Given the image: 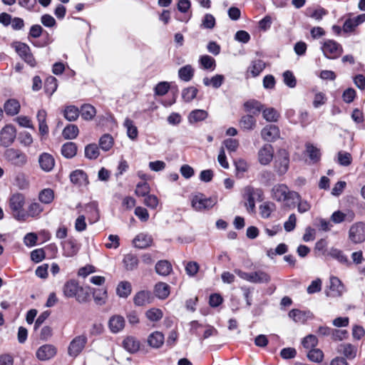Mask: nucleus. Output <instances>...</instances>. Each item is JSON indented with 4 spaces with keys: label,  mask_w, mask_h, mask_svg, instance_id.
Masks as SVG:
<instances>
[{
    "label": "nucleus",
    "mask_w": 365,
    "mask_h": 365,
    "mask_svg": "<svg viewBox=\"0 0 365 365\" xmlns=\"http://www.w3.org/2000/svg\"><path fill=\"white\" fill-rule=\"evenodd\" d=\"M61 151L62 155L66 158H72L77 153V145L73 142L66 143L62 145Z\"/></svg>",
    "instance_id": "c756f323"
},
{
    "label": "nucleus",
    "mask_w": 365,
    "mask_h": 365,
    "mask_svg": "<svg viewBox=\"0 0 365 365\" xmlns=\"http://www.w3.org/2000/svg\"><path fill=\"white\" fill-rule=\"evenodd\" d=\"M18 55L31 67H35L36 61L31 51L30 47L25 43L16 42L14 46Z\"/></svg>",
    "instance_id": "423d86ee"
},
{
    "label": "nucleus",
    "mask_w": 365,
    "mask_h": 365,
    "mask_svg": "<svg viewBox=\"0 0 365 365\" xmlns=\"http://www.w3.org/2000/svg\"><path fill=\"white\" fill-rule=\"evenodd\" d=\"M289 155L285 150H279L277 157L275 160V170L276 172L282 175L287 173L289 169Z\"/></svg>",
    "instance_id": "9b49d317"
},
{
    "label": "nucleus",
    "mask_w": 365,
    "mask_h": 365,
    "mask_svg": "<svg viewBox=\"0 0 365 365\" xmlns=\"http://www.w3.org/2000/svg\"><path fill=\"white\" fill-rule=\"evenodd\" d=\"M24 204L25 197L21 193H14L9 198V207L12 211L14 217L18 221L26 220L25 212L23 209Z\"/></svg>",
    "instance_id": "f257e3e1"
},
{
    "label": "nucleus",
    "mask_w": 365,
    "mask_h": 365,
    "mask_svg": "<svg viewBox=\"0 0 365 365\" xmlns=\"http://www.w3.org/2000/svg\"><path fill=\"white\" fill-rule=\"evenodd\" d=\"M154 292L158 298L165 299L170 294V286L165 282H158L155 285Z\"/></svg>",
    "instance_id": "cd10ccee"
},
{
    "label": "nucleus",
    "mask_w": 365,
    "mask_h": 365,
    "mask_svg": "<svg viewBox=\"0 0 365 365\" xmlns=\"http://www.w3.org/2000/svg\"><path fill=\"white\" fill-rule=\"evenodd\" d=\"M199 62L201 66L206 70L214 69L216 66L215 60L208 55L201 56Z\"/></svg>",
    "instance_id": "5fc2aeb1"
},
{
    "label": "nucleus",
    "mask_w": 365,
    "mask_h": 365,
    "mask_svg": "<svg viewBox=\"0 0 365 365\" xmlns=\"http://www.w3.org/2000/svg\"><path fill=\"white\" fill-rule=\"evenodd\" d=\"M195 69L190 64L181 67L178 70V76L180 80L188 82L193 78Z\"/></svg>",
    "instance_id": "c85d7f7f"
},
{
    "label": "nucleus",
    "mask_w": 365,
    "mask_h": 365,
    "mask_svg": "<svg viewBox=\"0 0 365 365\" xmlns=\"http://www.w3.org/2000/svg\"><path fill=\"white\" fill-rule=\"evenodd\" d=\"M289 317L296 322H304L306 321L305 313L299 309H292L289 312Z\"/></svg>",
    "instance_id": "e2e57ef3"
},
{
    "label": "nucleus",
    "mask_w": 365,
    "mask_h": 365,
    "mask_svg": "<svg viewBox=\"0 0 365 365\" xmlns=\"http://www.w3.org/2000/svg\"><path fill=\"white\" fill-rule=\"evenodd\" d=\"M306 152L313 163L319 162L321 159V152L319 148L312 144L307 143L306 145Z\"/></svg>",
    "instance_id": "58836bf2"
},
{
    "label": "nucleus",
    "mask_w": 365,
    "mask_h": 365,
    "mask_svg": "<svg viewBox=\"0 0 365 365\" xmlns=\"http://www.w3.org/2000/svg\"><path fill=\"white\" fill-rule=\"evenodd\" d=\"M99 149L96 144L92 143L86 146L85 156L91 160L96 159L99 156Z\"/></svg>",
    "instance_id": "864d4df0"
},
{
    "label": "nucleus",
    "mask_w": 365,
    "mask_h": 365,
    "mask_svg": "<svg viewBox=\"0 0 365 365\" xmlns=\"http://www.w3.org/2000/svg\"><path fill=\"white\" fill-rule=\"evenodd\" d=\"M123 346L130 353H135L139 350L140 342L133 336H128L123 340Z\"/></svg>",
    "instance_id": "7c9ffc66"
},
{
    "label": "nucleus",
    "mask_w": 365,
    "mask_h": 365,
    "mask_svg": "<svg viewBox=\"0 0 365 365\" xmlns=\"http://www.w3.org/2000/svg\"><path fill=\"white\" fill-rule=\"evenodd\" d=\"M138 258L137 255L128 253L124 256L123 263L126 270L132 271L137 269L138 265Z\"/></svg>",
    "instance_id": "a878e982"
},
{
    "label": "nucleus",
    "mask_w": 365,
    "mask_h": 365,
    "mask_svg": "<svg viewBox=\"0 0 365 365\" xmlns=\"http://www.w3.org/2000/svg\"><path fill=\"white\" fill-rule=\"evenodd\" d=\"M145 316L151 322H158L162 319L163 314L160 309L152 308L145 312Z\"/></svg>",
    "instance_id": "4d7b16f0"
},
{
    "label": "nucleus",
    "mask_w": 365,
    "mask_h": 365,
    "mask_svg": "<svg viewBox=\"0 0 365 365\" xmlns=\"http://www.w3.org/2000/svg\"><path fill=\"white\" fill-rule=\"evenodd\" d=\"M150 192V185L146 182H141L137 184L135 193L139 197H146Z\"/></svg>",
    "instance_id": "052dcab7"
},
{
    "label": "nucleus",
    "mask_w": 365,
    "mask_h": 365,
    "mask_svg": "<svg viewBox=\"0 0 365 365\" xmlns=\"http://www.w3.org/2000/svg\"><path fill=\"white\" fill-rule=\"evenodd\" d=\"M69 177L71 182L78 186L88 183V176L82 170H76L71 172Z\"/></svg>",
    "instance_id": "5701e85b"
},
{
    "label": "nucleus",
    "mask_w": 365,
    "mask_h": 365,
    "mask_svg": "<svg viewBox=\"0 0 365 365\" xmlns=\"http://www.w3.org/2000/svg\"><path fill=\"white\" fill-rule=\"evenodd\" d=\"M63 114L64 118L68 121H75L80 115L79 109L75 106H67L65 107Z\"/></svg>",
    "instance_id": "f704fd0d"
},
{
    "label": "nucleus",
    "mask_w": 365,
    "mask_h": 365,
    "mask_svg": "<svg viewBox=\"0 0 365 365\" xmlns=\"http://www.w3.org/2000/svg\"><path fill=\"white\" fill-rule=\"evenodd\" d=\"M21 108V105L16 99H8L4 105V110L7 115L14 116L17 115Z\"/></svg>",
    "instance_id": "412c9836"
},
{
    "label": "nucleus",
    "mask_w": 365,
    "mask_h": 365,
    "mask_svg": "<svg viewBox=\"0 0 365 365\" xmlns=\"http://www.w3.org/2000/svg\"><path fill=\"white\" fill-rule=\"evenodd\" d=\"M197 92L195 87L190 86L182 90V97L185 102H190L196 97Z\"/></svg>",
    "instance_id": "6e6d98bb"
},
{
    "label": "nucleus",
    "mask_w": 365,
    "mask_h": 365,
    "mask_svg": "<svg viewBox=\"0 0 365 365\" xmlns=\"http://www.w3.org/2000/svg\"><path fill=\"white\" fill-rule=\"evenodd\" d=\"M125 319L120 315L111 317L108 322L109 328L113 333L120 331L125 327Z\"/></svg>",
    "instance_id": "4be33fe9"
},
{
    "label": "nucleus",
    "mask_w": 365,
    "mask_h": 365,
    "mask_svg": "<svg viewBox=\"0 0 365 365\" xmlns=\"http://www.w3.org/2000/svg\"><path fill=\"white\" fill-rule=\"evenodd\" d=\"M155 272L162 276H168L172 272V265L168 260H160L155 264Z\"/></svg>",
    "instance_id": "473e14b6"
},
{
    "label": "nucleus",
    "mask_w": 365,
    "mask_h": 365,
    "mask_svg": "<svg viewBox=\"0 0 365 365\" xmlns=\"http://www.w3.org/2000/svg\"><path fill=\"white\" fill-rule=\"evenodd\" d=\"M274 149L272 145L265 144L258 152V159L260 164L268 165L272 160Z\"/></svg>",
    "instance_id": "2eb2a0df"
},
{
    "label": "nucleus",
    "mask_w": 365,
    "mask_h": 365,
    "mask_svg": "<svg viewBox=\"0 0 365 365\" xmlns=\"http://www.w3.org/2000/svg\"><path fill=\"white\" fill-rule=\"evenodd\" d=\"M79 133L77 125L74 124H69L64 128L62 132L63 137L65 139H75Z\"/></svg>",
    "instance_id": "c03bdc74"
},
{
    "label": "nucleus",
    "mask_w": 365,
    "mask_h": 365,
    "mask_svg": "<svg viewBox=\"0 0 365 365\" xmlns=\"http://www.w3.org/2000/svg\"><path fill=\"white\" fill-rule=\"evenodd\" d=\"M215 26V18L210 14H206L202 19L201 26L205 29H212Z\"/></svg>",
    "instance_id": "69168bd1"
},
{
    "label": "nucleus",
    "mask_w": 365,
    "mask_h": 365,
    "mask_svg": "<svg viewBox=\"0 0 365 365\" xmlns=\"http://www.w3.org/2000/svg\"><path fill=\"white\" fill-rule=\"evenodd\" d=\"M259 180L262 184L269 186L274 181V175L269 170H263L258 175Z\"/></svg>",
    "instance_id": "3c124183"
},
{
    "label": "nucleus",
    "mask_w": 365,
    "mask_h": 365,
    "mask_svg": "<svg viewBox=\"0 0 365 365\" xmlns=\"http://www.w3.org/2000/svg\"><path fill=\"white\" fill-rule=\"evenodd\" d=\"M131 284L127 281L120 282L116 289L117 294L122 298H127L131 293Z\"/></svg>",
    "instance_id": "4c0bfd02"
},
{
    "label": "nucleus",
    "mask_w": 365,
    "mask_h": 365,
    "mask_svg": "<svg viewBox=\"0 0 365 365\" xmlns=\"http://www.w3.org/2000/svg\"><path fill=\"white\" fill-rule=\"evenodd\" d=\"M262 115L268 122H277L280 116L279 112L274 108L263 109Z\"/></svg>",
    "instance_id": "49530a36"
},
{
    "label": "nucleus",
    "mask_w": 365,
    "mask_h": 365,
    "mask_svg": "<svg viewBox=\"0 0 365 365\" xmlns=\"http://www.w3.org/2000/svg\"><path fill=\"white\" fill-rule=\"evenodd\" d=\"M79 110L82 118L85 120H92L96 113L95 107L91 104L83 105Z\"/></svg>",
    "instance_id": "e433bc0d"
},
{
    "label": "nucleus",
    "mask_w": 365,
    "mask_h": 365,
    "mask_svg": "<svg viewBox=\"0 0 365 365\" xmlns=\"http://www.w3.org/2000/svg\"><path fill=\"white\" fill-rule=\"evenodd\" d=\"M100 148L104 150H109L113 145V138L110 134L103 135L99 140Z\"/></svg>",
    "instance_id": "8fccbe9b"
},
{
    "label": "nucleus",
    "mask_w": 365,
    "mask_h": 365,
    "mask_svg": "<svg viewBox=\"0 0 365 365\" xmlns=\"http://www.w3.org/2000/svg\"><path fill=\"white\" fill-rule=\"evenodd\" d=\"M302 345L305 349H316L318 344V339L315 335L309 334L302 340Z\"/></svg>",
    "instance_id": "13d9d810"
},
{
    "label": "nucleus",
    "mask_w": 365,
    "mask_h": 365,
    "mask_svg": "<svg viewBox=\"0 0 365 365\" xmlns=\"http://www.w3.org/2000/svg\"><path fill=\"white\" fill-rule=\"evenodd\" d=\"M284 83L289 88H294L297 85V79L293 73L286 71L283 73Z\"/></svg>",
    "instance_id": "680f3d73"
},
{
    "label": "nucleus",
    "mask_w": 365,
    "mask_h": 365,
    "mask_svg": "<svg viewBox=\"0 0 365 365\" xmlns=\"http://www.w3.org/2000/svg\"><path fill=\"white\" fill-rule=\"evenodd\" d=\"M324 55L330 59L339 58L343 52L341 46L334 40H326L322 46Z\"/></svg>",
    "instance_id": "39448f33"
},
{
    "label": "nucleus",
    "mask_w": 365,
    "mask_h": 365,
    "mask_svg": "<svg viewBox=\"0 0 365 365\" xmlns=\"http://www.w3.org/2000/svg\"><path fill=\"white\" fill-rule=\"evenodd\" d=\"M43 207L38 202H32L31 203L27 209V211L25 212L26 220L29 217H36L40 215V214L43 212Z\"/></svg>",
    "instance_id": "a19ab883"
},
{
    "label": "nucleus",
    "mask_w": 365,
    "mask_h": 365,
    "mask_svg": "<svg viewBox=\"0 0 365 365\" xmlns=\"http://www.w3.org/2000/svg\"><path fill=\"white\" fill-rule=\"evenodd\" d=\"M38 163L43 170L50 172L55 165V160L51 154L43 153L38 157Z\"/></svg>",
    "instance_id": "a211bd4d"
},
{
    "label": "nucleus",
    "mask_w": 365,
    "mask_h": 365,
    "mask_svg": "<svg viewBox=\"0 0 365 365\" xmlns=\"http://www.w3.org/2000/svg\"><path fill=\"white\" fill-rule=\"evenodd\" d=\"M216 197H206L202 193H197L194 195L191 200V205L196 211L210 210L217 204Z\"/></svg>",
    "instance_id": "7ed1b4c3"
},
{
    "label": "nucleus",
    "mask_w": 365,
    "mask_h": 365,
    "mask_svg": "<svg viewBox=\"0 0 365 365\" xmlns=\"http://www.w3.org/2000/svg\"><path fill=\"white\" fill-rule=\"evenodd\" d=\"M152 241L153 239L150 235L140 233L134 238L133 244L138 248L144 249L150 246Z\"/></svg>",
    "instance_id": "393cba45"
},
{
    "label": "nucleus",
    "mask_w": 365,
    "mask_h": 365,
    "mask_svg": "<svg viewBox=\"0 0 365 365\" xmlns=\"http://www.w3.org/2000/svg\"><path fill=\"white\" fill-rule=\"evenodd\" d=\"M58 87L57 79L53 76H48L44 82V91L46 94L51 96Z\"/></svg>",
    "instance_id": "ea45409f"
},
{
    "label": "nucleus",
    "mask_w": 365,
    "mask_h": 365,
    "mask_svg": "<svg viewBox=\"0 0 365 365\" xmlns=\"http://www.w3.org/2000/svg\"><path fill=\"white\" fill-rule=\"evenodd\" d=\"M246 196H247V202L245 205L247 207V210L249 212H253L255 208V198H254V189L252 187H248L245 190Z\"/></svg>",
    "instance_id": "09e8293b"
},
{
    "label": "nucleus",
    "mask_w": 365,
    "mask_h": 365,
    "mask_svg": "<svg viewBox=\"0 0 365 365\" xmlns=\"http://www.w3.org/2000/svg\"><path fill=\"white\" fill-rule=\"evenodd\" d=\"M153 297L151 292L142 290L137 292L133 297V302L135 306L143 307L152 303Z\"/></svg>",
    "instance_id": "dca6fc26"
},
{
    "label": "nucleus",
    "mask_w": 365,
    "mask_h": 365,
    "mask_svg": "<svg viewBox=\"0 0 365 365\" xmlns=\"http://www.w3.org/2000/svg\"><path fill=\"white\" fill-rule=\"evenodd\" d=\"M272 197L278 202L286 200V197L294 199L297 197V192L290 191L288 187L284 184H278L274 185L272 189Z\"/></svg>",
    "instance_id": "0eeeda50"
},
{
    "label": "nucleus",
    "mask_w": 365,
    "mask_h": 365,
    "mask_svg": "<svg viewBox=\"0 0 365 365\" xmlns=\"http://www.w3.org/2000/svg\"><path fill=\"white\" fill-rule=\"evenodd\" d=\"M352 158L350 153L340 151L338 153V163L342 166H348L351 163Z\"/></svg>",
    "instance_id": "0e129e2a"
},
{
    "label": "nucleus",
    "mask_w": 365,
    "mask_h": 365,
    "mask_svg": "<svg viewBox=\"0 0 365 365\" xmlns=\"http://www.w3.org/2000/svg\"><path fill=\"white\" fill-rule=\"evenodd\" d=\"M279 129L275 125H267L262 128L261 136L263 140L267 142H273L279 138Z\"/></svg>",
    "instance_id": "4468645a"
},
{
    "label": "nucleus",
    "mask_w": 365,
    "mask_h": 365,
    "mask_svg": "<svg viewBox=\"0 0 365 365\" xmlns=\"http://www.w3.org/2000/svg\"><path fill=\"white\" fill-rule=\"evenodd\" d=\"M244 106L247 111L252 112V115H257L262 111L264 106L256 100L248 101L245 103Z\"/></svg>",
    "instance_id": "2f4dec72"
},
{
    "label": "nucleus",
    "mask_w": 365,
    "mask_h": 365,
    "mask_svg": "<svg viewBox=\"0 0 365 365\" xmlns=\"http://www.w3.org/2000/svg\"><path fill=\"white\" fill-rule=\"evenodd\" d=\"M208 116V113L202 109H195L192 110L188 115L190 123H195L205 120Z\"/></svg>",
    "instance_id": "bb28decb"
},
{
    "label": "nucleus",
    "mask_w": 365,
    "mask_h": 365,
    "mask_svg": "<svg viewBox=\"0 0 365 365\" xmlns=\"http://www.w3.org/2000/svg\"><path fill=\"white\" fill-rule=\"evenodd\" d=\"M80 289L82 291V287L75 279L67 281L63 287V294L67 298L75 297Z\"/></svg>",
    "instance_id": "f3484780"
},
{
    "label": "nucleus",
    "mask_w": 365,
    "mask_h": 365,
    "mask_svg": "<svg viewBox=\"0 0 365 365\" xmlns=\"http://www.w3.org/2000/svg\"><path fill=\"white\" fill-rule=\"evenodd\" d=\"M344 290V287L341 280L336 277H331L329 291H326V295L330 297H340Z\"/></svg>",
    "instance_id": "ddd939ff"
},
{
    "label": "nucleus",
    "mask_w": 365,
    "mask_h": 365,
    "mask_svg": "<svg viewBox=\"0 0 365 365\" xmlns=\"http://www.w3.org/2000/svg\"><path fill=\"white\" fill-rule=\"evenodd\" d=\"M54 199V192L50 188L42 190L38 194V200L43 204H50Z\"/></svg>",
    "instance_id": "a18cd8bd"
},
{
    "label": "nucleus",
    "mask_w": 365,
    "mask_h": 365,
    "mask_svg": "<svg viewBox=\"0 0 365 365\" xmlns=\"http://www.w3.org/2000/svg\"><path fill=\"white\" fill-rule=\"evenodd\" d=\"M328 255L331 257L333 259H336L339 262L348 265L350 264L347 257L344 254V252L338 250L336 248H331Z\"/></svg>",
    "instance_id": "79ce46f5"
},
{
    "label": "nucleus",
    "mask_w": 365,
    "mask_h": 365,
    "mask_svg": "<svg viewBox=\"0 0 365 365\" xmlns=\"http://www.w3.org/2000/svg\"><path fill=\"white\" fill-rule=\"evenodd\" d=\"M148 344L154 349L160 348L165 341L164 334L158 331H153L148 336Z\"/></svg>",
    "instance_id": "aec40b11"
},
{
    "label": "nucleus",
    "mask_w": 365,
    "mask_h": 365,
    "mask_svg": "<svg viewBox=\"0 0 365 365\" xmlns=\"http://www.w3.org/2000/svg\"><path fill=\"white\" fill-rule=\"evenodd\" d=\"M274 204L272 202H264L259 206V212L262 217L268 218L271 215L272 212L274 209Z\"/></svg>",
    "instance_id": "bf43d9fd"
},
{
    "label": "nucleus",
    "mask_w": 365,
    "mask_h": 365,
    "mask_svg": "<svg viewBox=\"0 0 365 365\" xmlns=\"http://www.w3.org/2000/svg\"><path fill=\"white\" fill-rule=\"evenodd\" d=\"M57 349L52 344H44L41 346L36 351V356L40 361H46L56 356Z\"/></svg>",
    "instance_id": "f8f14e48"
},
{
    "label": "nucleus",
    "mask_w": 365,
    "mask_h": 365,
    "mask_svg": "<svg viewBox=\"0 0 365 365\" xmlns=\"http://www.w3.org/2000/svg\"><path fill=\"white\" fill-rule=\"evenodd\" d=\"M123 125L126 128L128 138L133 140H136L138 136V130L134 125V122L130 118H126Z\"/></svg>",
    "instance_id": "c9c22d12"
},
{
    "label": "nucleus",
    "mask_w": 365,
    "mask_h": 365,
    "mask_svg": "<svg viewBox=\"0 0 365 365\" xmlns=\"http://www.w3.org/2000/svg\"><path fill=\"white\" fill-rule=\"evenodd\" d=\"M6 161L15 167L22 168L28 163V157L25 153L19 149L7 148L4 153Z\"/></svg>",
    "instance_id": "f03ea898"
},
{
    "label": "nucleus",
    "mask_w": 365,
    "mask_h": 365,
    "mask_svg": "<svg viewBox=\"0 0 365 365\" xmlns=\"http://www.w3.org/2000/svg\"><path fill=\"white\" fill-rule=\"evenodd\" d=\"M170 89V85L168 82H165V81H163V82H160L159 83H158L155 88H154V91H155V94L157 95V96H164L165 95L168 91H169Z\"/></svg>",
    "instance_id": "338daca9"
},
{
    "label": "nucleus",
    "mask_w": 365,
    "mask_h": 365,
    "mask_svg": "<svg viewBox=\"0 0 365 365\" xmlns=\"http://www.w3.org/2000/svg\"><path fill=\"white\" fill-rule=\"evenodd\" d=\"M339 351L347 359H352L356 355V348L351 344H342L339 346Z\"/></svg>",
    "instance_id": "37998d69"
},
{
    "label": "nucleus",
    "mask_w": 365,
    "mask_h": 365,
    "mask_svg": "<svg viewBox=\"0 0 365 365\" xmlns=\"http://www.w3.org/2000/svg\"><path fill=\"white\" fill-rule=\"evenodd\" d=\"M200 266L196 262H189L185 266V272L190 277H194L199 271Z\"/></svg>",
    "instance_id": "774afa93"
},
{
    "label": "nucleus",
    "mask_w": 365,
    "mask_h": 365,
    "mask_svg": "<svg viewBox=\"0 0 365 365\" xmlns=\"http://www.w3.org/2000/svg\"><path fill=\"white\" fill-rule=\"evenodd\" d=\"M264 68L265 63L260 59H257L252 61L247 72H250L252 77H257Z\"/></svg>",
    "instance_id": "72a5a7b5"
},
{
    "label": "nucleus",
    "mask_w": 365,
    "mask_h": 365,
    "mask_svg": "<svg viewBox=\"0 0 365 365\" xmlns=\"http://www.w3.org/2000/svg\"><path fill=\"white\" fill-rule=\"evenodd\" d=\"M93 299L96 304L103 305L106 303L107 291L106 289H95L93 292Z\"/></svg>",
    "instance_id": "de8ad7c7"
},
{
    "label": "nucleus",
    "mask_w": 365,
    "mask_h": 365,
    "mask_svg": "<svg viewBox=\"0 0 365 365\" xmlns=\"http://www.w3.org/2000/svg\"><path fill=\"white\" fill-rule=\"evenodd\" d=\"M61 245L66 257H73L78 252L79 247L77 240L73 237L68 238L67 240L63 242Z\"/></svg>",
    "instance_id": "6ab92c4d"
},
{
    "label": "nucleus",
    "mask_w": 365,
    "mask_h": 365,
    "mask_svg": "<svg viewBox=\"0 0 365 365\" xmlns=\"http://www.w3.org/2000/svg\"><path fill=\"white\" fill-rule=\"evenodd\" d=\"M349 237L354 243L364 241L365 240V223L359 222L351 225L349 231Z\"/></svg>",
    "instance_id": "9d476101"
},
{
    "label": "nucleus",
    "mask_w": 365,
    "mask_h": 365,
    "mask_svg": "<svg viewBox=\"0 0 365 365\" xmlns=\"http://www.w3.org/2000/svg\"><path fill=\"white\" fill-rule=\"evenodd\" d=\"M235 272L240 278L252 283H268L271 280L270 276L267 272L262 270H258L253 272H245L240 269H235Z\"/></svg>",
    "instance_id": "20e7f679"
},
{
    "label": "nucleus",
    "mask_w": 365,
    "mask_h": 365,
    "mask_svg": "<svg viewBox=\"0 0 365 365\" xmlns=\"http://www.w3.org/2000/svg\"><path fill=\"white\" fill-rule=\"evenodd\" d=\"M87 343V337L85 335L76 336L68 346V353L72 357H76L83 349Z\"/></svg>",
    "instance_id": "1a4fd4ad"
},
{
    "label": "nucleus",
    "mask_w": 365,
    "mask_h": 365,
    "mask_svg": "<svg viewBox=\"0 0 365 365\" xmlns=\"http://www.w3.org/2000/svg\"><path fill=\"white\" fill-rule=\"evenodd\" d=\"M16 130L11 124L6 125L0 131V144L9 148L15 140Z\"/></svg>",
    "instance_id": "6e6552de"
},
{
    "label": "nucleus",
    "mask_w": 365,
    "mask_h": 365,
    "mask_svg": "<svg viewBox=\"0 0 365 365\" xmlns=\"http://www.w3.org/2000/svg\"><path fill=\"white\" fill-rule=\"evenodd\" d=\"M307 356L309 361L319 363L323 360L324 353L319 349H312L308 351Z\"/></svg>",
    "instance_id": "603ef678"
},
{
    "label": "nucleus",
    "mask_w": 365,
    "mask_h": 365,
    "mask_svg": "<svg viewBox=\"0 0 365 365\" xmlns=\"http://www.w3.org/2000/svg\"><path fill=\"white\" fill-rule=\"evenodd\" d=\"M239 124L243 130H252L257 125V121L252 115H245L240 118Z\"/></svg>",
    "instance_id": "b1692460"
}]
</instances>
